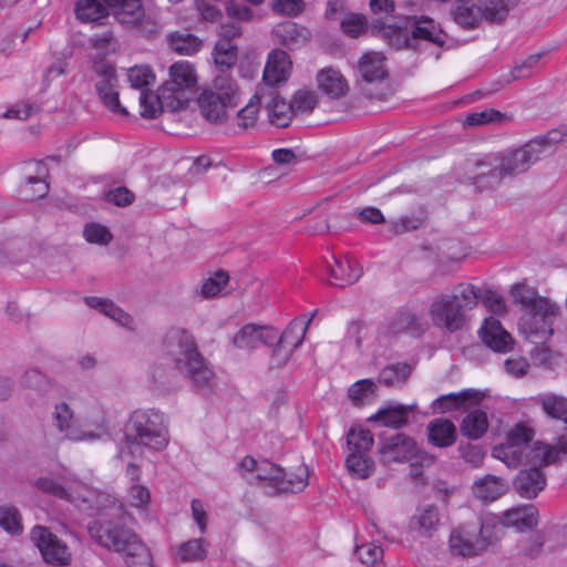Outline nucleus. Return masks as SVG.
I'll return each instance as SVG.
<instances>
[{
  "instance_id": "1",
  "label": "nucleus",
  "mask_w": 567,
  "mask_h": 567,
  "mask_svg": "<svg viewBox=\"0 0 567 567\" xmlns=\"http://www.w3.org/2000/svg\"><path fill=\"white\" fill-rule=\"evenodd\" d=\"M162 353L172 368L154 365L152 379L159 386L171 385L175 372L184 377L197 393L208 394L216 384V375L199 352L194 336L183 328L169 329L162 340Z\"/></svg>"
},
{
  "instance_id": "2",
  "label": "nucleus",
  "mask_w": 567,
  "mask_h": 567,
  "mask_svg": "<svg viewBox=\"0 0 567 567\" xmlns=\"http://www.w3.org/2000/svg\"><path fill=\"white\" fill-rule=\"evenodd\" d=\"M536 142L504 152L488 153L476 159L468 169V179L478 190L497 187L504 177L527 172L542 156Z\"/></svg>"
},
{
  "instance_id": "3",
  "label": "nucleus",
  "mask_w": 567,
  "mask_h": 567,
  "mask_svg": "<svg viewBox=\"0 0 567 567\" xmlns=\"http://www.w3.org/2000/svg\"><path fill=\"white\" fill-rule=\"evenodd\" d=\"M89 533L100 546L124 555L127 567H153L147 547L123 523L112 519L94 520L89 525Z\"/></svg>"
},
{
  "instance_id": "4",
  "label": "nucleus",
  "mask_w": 567,
  "mask_h": 567,
  "mask_svg": "<svg viewBox=\"0 0 567 567\" xmlns=\"http://www.w3.org/2000/svg\"><path fill=\"white\" fill-rule=\"evenodd\" d=\"M169 442L165 415L158 410H137L132 413L125 429L124 444L118 456H135L142 446L154 451L164 450Z\"/></svg>"
},
{
  "instance_id": "5",
  "label": "nucleus",
  "mask_w": 567,
  "mask_h": 567,
  "mask_svg": "<svg viewBox=\"0 0 567 567\" xmlns=\"http://www.w3.org/2000/svg\"><path fill=\"white\" fill-rule=\"evenodd\" d=\"M480 297L481 290L472 284H460L452 295L436 297L429 310L433 324L449 332L463 329L467 311L476 307Z\"/></svg>"
},
{
  "instance_id": "6",
  "label": "nucleus",
  "mask_w": 567,
  "mask_h": 567,
  "mask_svg": "<svg viewBox=\"0 0 567 567\" xmlns=\"http://www.w3.org/2000/svg\"><path fill=\"white\" fill-rule=\"evenodd\" d=\"M511 296L525 313L520 318V327L529 337L551 332L550 318L556 315L557 307L547 298L540 297L535 288L526 284H516L511 289Z\"/></svg>"
},
{
  "instance_id": "7",
  "label": "nucleus",
  "mask_w": 567,
  "mask_h": 567,
  "mask_svg": "<svg viewBox=\"0 0 567 567\" xmlns=\"http://www.w3.org/2000/svg\"><path fill=\"white\" fill-rule=\"evenodd\" d=\"M218 91H204L198 97L202 115L212 123H221L230 109L237 106L238 89L225 78L215 81Z\"/></svg>"
},
{
  "instance_id": "8",
  "label": "nucleus",
  "mask_w": 567,
  "mask_h": 567,
  "mask_svg": "<svg viewBox=\"0 0 567 567\" xmlns=\"http://www.w3.org/2000/svg\"><path fill=\"white\" fill-rule=\"evenodd\" d=\"M114 19L126 29H136L143 37H153L158 24L146 12L142 0H103Z\"/></svg>"
},
{
  "instance_id": "9",
  "label": "nucleus",
  "mask_w": 567,
  "mask_h": 567,
  "mask_svg": "<svg viewBox=\"0 0 567 567\" xmlns=\"http://www.w3.org/2000/svg\"><path fill=\"white\" fill-rule=\"evenodd\" d=\"M378 453L380 462L385 465L413 461L414 458H421L422 464L434 463V457L420 450L414 439L404 433L381 437Z\"/></svg>"
},
{
  "instance_id": "10",
  "label": "nucleus",
  "mask_w": 567,
  "mask_h": 567,
  "mask_svg": "<svg viewBox=\"0 0 567 567\" xmlns=\"http://www.w3.org/2000/svg\"><path fill=\"white\" fill-rule=\"evenodd\" d=\"M196 82V73L190 63L182 61L171 65L169 79L162 84V96L174 101L169 103L171 111L187 107V91L194 89Z\"/></svg>"
},
{
  "instance_id": "11",
  "label": "nucleus",
  "mask_w": 567,
  "mask_h": 567,
  "mask_svg": "<svg viewBox=\"0 0 567 567\" xmlns=\"http://www.w3.org/2000/svg\"><path fill=\"white\" fill-rule=\"evenodd\" d=\"M255 480L266 483L278 494L299 493L309 484V471L306 465L301 464L297 467L296 480L287 481L285 468L268 460H261Z\"/></svg>"
},
{
  "instance_id": "12",
  "label": "nucleus",
  "mask_w": 567,
  "mask_h": 567,
  "mask_svg": "<svg viewBox=\"0 0 567 567\" xmlns=\"http://www.w3.org/2000/svg\"><path fill=\"white\" fill-rule=\"evenodd\" d=\"M30 539L47 564L58 567L71 565L72 553L70 548L48 527L33 526L30 530Z\"/></svg>"
},
{
  "instance_id": "13",
  "label": "nucleus",
  "mask_w": 567,
  "mask_h": 567,
  "mask_svg": "<svg viewBox=\"0 0 567 567\" xmlns=\"http://www.w3.org/2000/svg\"><path fill=\"white\" fill-rule=\"evenodd\" d=\"M74 505L89 516L118 517L123 507L112 495L99 492L80 483L74 496Z\"/></svg>"
},
{
  "instance_id": "14",
  "label": "nucleus",
  "mask_w": 567,
  "mask_h": 567,
  "mask_svg": "<svg viewBox=\"0 0 567 567\" xmlns=\"http://www.w3.org/2000/svg\"><path fill=\"white\" fill-rule=\"evenodd\" d=\"M48 168L42 162H28L22 166V182L19 194L23 200L32 202L43 198L49 193L45 182Z\"/></svg>"
},
{
  "instance_id": "15",
  "label": "nucleus",
  "mask_w": 567,
  "mask_h": 567,
  "mask_svg": "<svg viewBox=\"0 0 567 567\" xmlns=\"http://www.w3.org/2000/svg\"><path fill=\"white\" fill-rule=\"evenodd\" d=\"M512 458L506 460L507 466L516 467L519 464L528 465L529 467L540 468L557 461V451L554 446L535 442L534 444H525L523 450H509Z\"/></svg>"
},
{
  "instance_id": "16",
  "label": "nucleus",
  "mask_w": 567,
  "mask_h": 567,
  "mask_svg": "<svg viewBox=\"0 0 567 567\" xmlns=\"http://www.w3.org/2000/svg\"><path fill=\"white\" fill-rule=\"evenodd\" d=\"M450 549L453 555L474 557L485 551V543L477 538L475 526L462 525L450 535Z\"/></svg>"
},
{
  "instance_id": "17",
  "label": "nucleus",
  "mask_w": 567,
  "mask_h": 567,
  "mask_svg": "<svg viewBox=\"0 0 567 567\" xmlns=\"http://www.w3.org/2000/svg\"><path fill=\"white\" fill-rule=\"evenodd\" d=\"M478 334L482 342L494 352L506 353L513 350L514 339L494 317L484 320Z\"/></svg>"
},
{
  "instance_id": "18",
  "label": "nucleus",
  "mask_w": 567,
  "mask_h": 567,
  "mask_svg": "<svg viewBox=\"0 0 567 567\" xmlns=\"http://www.w3.org/2000/svg\"><path fill=\"white\" fill-rule=\"evenodd\" d=\"M411 24L410 38L405 35V45L412 47V40H424L442 47L445 43L443 30L432 18L426 16L411 17L408 19Z\"/></svg>"
},
{
  "instance_id": "19",
  "label": "nucleus",
  "mask_w": 567,
  "mask_h": 567,
  "mask_svg": "<svg viewBox=\"0 0 567 567\" xmlns=\"http://www.w3.org/2000/svg\"><path fill=\"white\" fill-rule=\"evenodd\" d=\"M441 514L436 505L419 506L409 520V529L420 537L430 538L439 529Z\"/></svg>"
},
{
  "instance_id": "20",
  "label": "nucleus",
  "mask_w": 567,
  "mask_h": 567,
  "mask_svg": "<svg viewBox=\"0 0 567 567\" xmlns=\"http://www.w3.org/2000/svg\"><path fill=\"white\" fill-rule=\"evenodd\" d=\"M416 405H404L400 403H390L377 413L371 415L368 420L370 422L380 423L382 426L401 429L410 423V415L415 411Z\"/></svg>"
},
{
  "instance_id": "21",
  "label": "nucleus",
  "mask_w": 567,
  "mask_h": 567,
  "mask_svg": "<svg viewBox=\"0 0 567 567\" xmlns=\"http://www.w3.org/2000/svg\"><path fill=\"white\" fill-rule=\"evenodd\" d=\"M291 70V60L287 52L276 49L272 50L264 70V82L268 86H276L286 82Z\"/></svg>"
},
{
  "instance_id": "22",
  "label": "nucleus",
  "mask_w": 567,
  "mask_h": 567,
  "mask_svg": "<svg viewBox=\"0 0 567 567\" xmlns=\"http://www.w3.org/2000/svg\"><path fill=\"white\" fill-rule=\"evenodd\" d=\"M482 396L481 392L472 389L463 390L457 393H449L435 399L431 404V409L434 413L444 414L466 408L467 404H478Z\"/></svg>"
},
{
  "instance_id": "23",
  "label": "nucleus",
  "mask_w": 567,
  "mask_h": 567,
  "mask_svg": "<svg viewBox=\"0 0 567 567\" xmlns=\"http://www.w3.org/2000/svg\"><path fill=\"white\" fill-rule=\"evenodd\" d=\"M426 439L432 446L439 449L450 447L457 441L456 426L449 419H433L426 425Z\"/></svg>"
},
{
  "instance_id": "24",
  "label": "nucleus",
  "mask_w": 567,
  "mask_h": 567,
  "mask_svg": "<svg viewBox=\"0 0 567 567\" xmlns=\"http://www.w3.org/2000/svg\"><path fill=\"white\" fill-rule=\"evenodd\" d=\"M53 422L56 429L64 434V437L72 441H95L101 439L102 433L79 431L72 426V411L66 403H60L55 406Z\"/></svg>"
},
{
  "instance_id": "25",
  "label": "nucleus",
  "mask_w": 567,
  "mask_h": 567,
  "mask_svg": "<svg viewBox=\"0 0 567 567\" xmlns=\"http://www.w3.org/2000/svg\"><path fill=\"white\" fill-rule=\"evenodd\" d=\"M546 486V476L542 468L520 470L514 480L516 492L524 498H535Z\"/></svg>"
},
{
  "instance_id": "26",
  "label": "nucleus",
  "mask_w": 567,
  "mask_h": 567,
  "mask_svg": "<svg viewBox=\"0 0 567 567\" xmlns=\"http://www.w3.org/2000/svg\"><path fill=\"white\" fill-rule=\"evenodd\" d=\"M277 339V331L254 324H246L234 337L233 342L239 349H255L260 343L271 346Z\"/></svg>"
},
{
  "instance_id": "27",
  "label": "nucleus",
  "mask_w": 567,
  "mask_h": 567,
  "mask_svg": "<svg viewBox=\"0 0 567 567\" xmlns=\"http://www.w3.org/2000/svg\"><path fill=\"white\" fill-rule=\"evenodd\" d=\"M274 34L281 45L290 50L306 45L311 37V33L307 28L292 21H286L277 24L274 29Z\"/></svg>"
},
{
  "instance_id": "28",
  "label": "nucleus",
  "mask_w": 567,
  "mask_h": 567,
  "mask_svg": "<svg viewBox=\"0 0 567 567\" xmlns=\"http://www.w3.org/2000/svg\"><path fill=\"white\" fill-rule=\"evenodd\" d=\"M333 264H328L327 271L329 274V282L337 287L350 286L359 280L362 270L353 265L348 258L332 257Z\"/></svg>"
},
{
  "instance_id": "29",
  "label": "nucleus",
  "mask_w": 567,
  "mask_h": 567,
  "mask_svg": "<svg viewBox=\"0 0 567 567\" xmlns=\"http://www.w3.org/2000/svg\"><path fill=\"white\" fill-rule=\"evenodd\" d=\"M357 71L368 83L383 81L388 76L384 55L379 52L364 53L358 62Z\"/></svg>"
},
{
  "instance_id": "30",
  "label": "nucleus",
  "mask_w": 567,
  "mask_h": 567,
  "mask_svg": "<svg viewBox=\"0 0 567 567\" xmlns=\"http://www.w3.org/2000/svg\"><path fill=\"white\" fill-rule=\"evenodd\" d=\"M78 485H80V483L69 478H63L61 481L49 476L40 477L34 483V486L43 493L68 501L72 504L75 499L74 496L78 492Z\"/></svg>"
},
{
  "instance_id": "31",
  "label": "nucleus",
  "mask_w": 567,
  "mask_h": 567,
  "mask_svg": "<svg viewBox=\"0 0 567 567\" xmlns=\"http://www.w3.org/2000/svg\"><path fill=\"white\" fill-rule=\"evenodd\" d=\"M538 523V512L533 505H525L508 509L504 513L502 525L514 527L519 532L534 528Z\"/></svg>"
},
{
  "instance_id": "32",
  "label": "nucleus",
  "mask_w": 567,
  "mask_h": 567,
  "mask_svg": "<svg viewBox=\"0 0 567 567\" xmlns=\"http://www.w3.org/2000/svg\"><path fill=\"white\" fill-rule=\"evenodd\" d=\"M317 312L318 310L316 309L310 313L309 317L302 316L300 318L293 319L280 336L277 334L276 340L280 343V346H286L290 350L298 348L302 343L308 327Z\"/></svg>"
},
{
  "instance_id": "33",
  "label": "nucleus",
  "mask_w": 567,
  "mask_h": 567,
  "mask_svg": "<svg viewBox=\"0 0 567 567\" xmlns=\"http://www.w3.org/2000/svg\"><path fill=\"white\" fill-rule=\"evenodd\" d=\"M508 489L506 482L495 475H486L477 480L473 486L474 495L484 503H491L504 495Z\"/></svg>"
},
{
  "instance_id": "34",
  "label": "nucleus",
  "mask_w": 567,
  "mask_h": 567,
  "mask_svg": "<svg viewBox=\"0 0 567 567\" xmlns=\"http://www.w3.org/2000/svg\"><path fill=\"white\" fill-rule=\"evenodd\" d=\"M319 89L331 99H339L347 94L348 83L342 74L332 69H326L317 76Z\"/></svg>"
},
{
  "instance_id": "35",
  "label": "nucleus",
  "mask_w": 567,
  "mask_h": 567,
  "mask_svg": "<svg viewBox=\"0 0 567 567\" xmlns=\"http://www.w3.org/2000/svg\"><path fill=\"white\" fill-rule=\"evenodd\" d=\"M534 432L530 427L525 426L523 424H518L509 432L507 436V446L496 447L493 454L496 457L502 458L506 463V460L512 458V453L508 451L512 449L523 450V446H525V444H530Z\"/></svg>"
},
{
  "instance_id": "36",
  "label": "nucleus",
  "mask_w": 567,
  "mask_h": 567,
  "mask_svg": "<svg viewBox=\"0 0 567 567\" xmlns=\"http://www.w3.org/2000/svg\"><path fill=\"white\" fill-rule=\"evenodd\" d=\"M488 426L486 412L473 410L463 417L460 430L463 436L470 440H478L487 432Z\"/></svg>"
},
{
  "instance_id": "37",
  "label": "nucleus",
  "mask_w": 567,
  "mask_h": 567,
  "mask_svg": "<svg viewBox=\"0 0 567 567\" xmlns=\"http://www.w3.org/2000/svg\"><path fill=\"white\" fill-rule=\"evenodd\" d=\"M518 2L519 0H480V9L487 22L502 23Z\"/></svg>"
},
{
  "instance_id": "38",
  "label": "nucleus",
  "mask_w": 567,
  "mask_h": 567,
  "mask_svg": "<svg viewBox=\"0 0 567 567\" xmlns=\"http://www.w3.org/2000/svg\"><path fill=\"white\" fill-rule=\"evenodd\" d=\"M75 14L81 22L101 24V20L110 16L111 10L99 0H79L75 3Z\"/></svg>"
},
{
  "instance_id": "39",
  "label": "nucleus",
  "mask_w": 567,
  "mask_h": 567,
  "mask_svg": "<svg viewBox=\"0 0 567 567\" xmlns=\"http://www.w3.org/2000/svg\"><path fill=\"white\" fill-rule=\"evenodd\" d=\"M266 107L269 122L277 127H287L295 115L290 102L278 95H272Z\"/></svg>"
},
{
  "instance_id": "40",
  "label": "nucleus",
  "mask_w": 567,
  "mask_h": 567,
  "mask_svg": "<svg viewBox=\"0 0 567 567\" xmlns=\"http://www.w3.org/2000/svg\"><path fill=\"white\" fill-rule=\"evenodd\" d=\"M158 91V94H155L154 92H150L146 90L141 91V115L143 117L155 118L159 113H162L165 110V107L171 109L169 103L174 101L172 99H164L162 96V86L159 87Z\"/></svg>"
},
{
  "instance_id": "41",
  "label": "nucleus",
  "mask_w": 567,
  "mask_h": 567,
  "mask_svg": "<svg viewBox=\"0 0 567 567\" xmlns=\"http://www.w3.org/2000/svg\"><path fill=\"white\" fill-rule=\"evenodd\" d=\"M172 50L183 55H192L202 48V40L188 32H173L168 35Z\"/></svg>"
},
{
  "instance_id": "42",
  "label": "nucleus",
  "mask_w": 567,
  "mask_h": 567,
  "mask_svg": "<svg viewBox=\"0 0 567 567\" xmlns=\"http://www.w3.org/2000/svg\"><path fill=\"white\" fill-rule=\"evenodd\" d=\"M538 403L547 416L567 423V398L548 393L539 396Z\"/></svg>"
},
{
  "instance_id": "43",
  "label": "nucleus",
  "mask_w": 567,
  "mask_h": 567,
  "mask_svg": "<svg viewBox=\"0 0 567 567\" xmlns=\"http://www.w3.org/2000/svg\"><path fill=\"white\" fill-rule=\"evenodd\" d=\"M412 372V367L405 362L391 363L379 373V382L386 386L403 384Z\"/></svg>"
},
{
  "instance_id": "44",
  "label": "nucleus",
  "mask_w": 567,
  "mask_h": 567,
  "mask_svg": "<svg viewBox=\"0 0 567 567\" xmlns=\"http://www.w3.org/2000/svg\"><path fill=\"white\" fill-rule=\"evenodd\" d=\"M454 19L464 29L476 28L478 22L484 19L480 2L474 6L470 1L461 0L454 10Z\"/></svg>"
},
{
  "instance_id": "45",
  "label": "nucleus",
  "mask_w": 567,
  "mask_h": 567,
  "mask_svg": "<svg viewBox=\"0 0 567 567\" xmlns=\"http://www.w3.org/2000/svg\"><path fill=\"white\" fill-rule=\"evenodd\" d=\"M209 543L205 538H195L182 543L175 550L182 561H200L207 555Z\"/></svg>"
},
{
  "instance_id": "46",
  "label": "nucleus",
  "mask_w": 567,
  "mask_h": 567,
  "mask_svg": "<svg viewBox=\"0 0 567 567\" xmlns=\"http://www.w3.org/2000/svg\"><path fill=\"white\" fill-rule=\"evenodd\" d=\"M373 435L369 430L351 427L347 435L349 454H369L373 445Z\"/></svg>"
},
{
  "instance_id": "47",
  "label": "nucleus",
  "mask_w": 567,
  "mask_h": 567,
  "mask_svg": "<svg viewBox=\"0 0 567 567\" xmlns=\"http://www.w3.org/2000/svg\"><path fill=\"white\" fill-rule=\"evenodd\" d=\"M215 64L221 70L231 69L237 62L238 49L227 39L217 41L214 48Z\"/></svg>"
},
{
  "instance_id": "48",
  "label": "nucleus",
  "mask_w": 567,
  "mask_h": 567,
  "mask_svg": "<svg viewBox=\"0 0 567 567\" xmlns=\"http://www.w3.org/2000/svg\"><path fill=\"white\" fill-rule=\"evenodd\" d=\"M346 465L350 474L360 480L370 477L374 472V462L369 454H349Z\"/></svg>"
},
{
  "instance_id": "49",
  "label": "nucleus",
  "mask_w": 567,
  "mask_h": 567,
  "mask_svg": "<svg viewBox=\"0 0 567 567\" xmlns=\"http://www.w3.org/2000/svg\"><path fill=\"white\" fill-rule=\"evenodd\" d=\"M503 527L502 519L494 516H486L481 519L477 538L484 540L485 550L501 538Z\"/></svg>"
},
{
  "instance_id": "50",
  "label": "nucleus",
  "mask_w": 567,
  "mask_h": 567,
  "mask_svg": "<svg viewBox=\"0 0 567 567\" xmlns=\"http://www.w3.org/2000/svg\"><path fill=\"white\" fill-rule=\"evenodd\" d=\"M95 89L99 97L111 112L127 114L126 109L120 103L118 93L113 89L112 81H99Z\"/></svg>"
},
{
  "instance_id": "51",
  "label": "nucleus",
  "mask_w": 567,
  "mask_h": 567,
  "mask_svg": "<svg viewBox=\"0 0 567 567\" xmlns=\"http://www.w3.org/2000/svg\"><path fill=\"white\" fill-rule=\"evenodd\" d=\"M0 527L12 536L23 533L22 516L17 507H0Z\"/></svg>"
},
{
  "instance_id": "52",
  "label": "nucleus",
  "mask_w": 567,
  "mask_h": 567,
  "mask_svg": "<svg viewBox=\"0 0 567 567\" xmlns=\"http://www.w3.org/2000/svg\"><path fill=\"white\" fill-rule=\"evenodd\" d=\"M265 97V94L260 91L257 92L249 101L247 105H245L241 110L238 111V126L243 130H247L252 127L257 121V114L259 111V105Z\"/></svg>"
},
{
  "instance_id": "53",
  "label": "nucleus",
  "mask_w": 567,
  "mask_h": 567,
  "mask_svg": "<svg viewBox=\"0 0 567 567\" xmlns=\"http://www.w3.org/2000/svg\"><path fill=\"white\" fill-rule=\"evenodd\" d=\"M290 104L295 115L308 114L318 105V97L313 91L300 89L293 94Z\"/></svg>"
},
{
  "instance_id": "54",
  "label": "nucleus",
  "mask_w": 567,
  "mask_h": 567,
  "mask_svg": "<svg viewBox=\"0 0 567 567\" xmlns=\"http://www.w3.org/2000/svg\"><path fill=\"white\" fill-rule=\"evenodd\" d=\"M377 384L370 379H362L354 382L348 390L349 399L355 405H362L375 395Z\"/></svg>"
},
{
  "instance_id": "55",
  "label": "nucleus",
  "mask_w": 567,
  "mask_h": 567,
  "mask_svg": "<svg viewBox=\"0 0 567 567\" xmlns=\"http://www.w3.org/2000/svg\"><path fill=\"white\" fill-rule=\"evenodd\" d=\"M229 275L224 270H217L213 276L204 280L199 293L204 298L216 297L228 284Z\"/></svg>"
},
{
  "instance_id": "56",
  "label": "nucleus",
  "mask_w": 567,
  "mask_h": 567,
  "mask_svg": "<svg viewBox=\"0 0 567 567\" xmlns=\"http://www.w3.org/2000/svg\"><path fill=\"white\" fill-rule=\"evenodd\" d=\"M507 120L506 114L494 109H486L481 112H473L466 116L465 124L467 126H481L489 123H502Z\"/></svg>"
},
{
  "instance_id": "57",
  "label": "nucleus",
  "mask_w": 567,
  "mask_h": 567,
  "mask_svg": "<svg viewBox=\"0 0 567 567\" xmlns=\"http://www.w3.org/2000/svg\"><path fill=\"white\" fill-rule=\"evenodd\" d=\"M83 236L86 241L97 245H107L113 239L111 231L105 226L97 223L86 224Z\"/></svg>"
},
{
  "instance_id": "58",
  "label": "nucleus",
  "mask_w": 567,
  "mask_h": 567,
  "mask_svg": "<svg viewBox=\"0 0 567 567\" xmlns=\"http://www.w3.org/2000/svg\"><path fill=\"white\" fill-rule=\"evenodd\" d=\"M131 86L143 90L154 83L155 75L148 66H134L127 74Z\"/></svg>"
},
{
  "instance_id": "59",
  "label": "nucleus",
  "mask_w": 567,
  "mask_h": 567,
  "mask_svg": "<svg viewBox=\"0 0 567 567\" xmlns=\"http://www.w3.org/2000/svg\"><path fill=\"white\" fill-rule=\"evenodd\" d=\"M566 136L567 135L559 130H551L546 135L537 136L530 141L538 144L540 148L539 155L543 157L550 154L558 143L564 142Z\"/></svg>"
},
{
  "instance_id": "60",
  "label": "nucleus",
  "mask_w": 567,
  "mask_h": 567,
  "mask_svg": "<svg viewBox=\"0 0 567 567\" xmlns=\"http://www.w3.org/2000/svg\"><path fill=\"white\" fill-rule=\"evenodd\" d=\"M417 327V318L413 312L401 311L391 320L389 329L392 333H400L416 330Z\"/></svg>"
},
{
  "instance_id": "61",
  "label": "nucleus",
  "mask_w": 567,
  "mask_h": 567,
  "mask_svg": "<svg viewBox=\"0 0 567 567\" xmlns=\"http://www.w3.org/2000/svg\"><path fill=\"white\" fill-rule=\"evenodd\" d=\"M22 385L42 393L49 390L50 380L39 370L32 369L23 374Z\"/></svg>"
},
{
  "instance_id": "62",
  "label": "nucleus",
  "mask_w": 567,
  "mask_h": 567,
  "mask_svg": "<svg viewBox=\"0 0 567 567\" xmlns=\"http://www.w3.org/2000/svg\"><path fill=\"white\" fill-rule=\"evenodd\" d=\"M542 56L543 53L532 54L522 63H517L511 73V79H508L506 82L509 83L512 80H520L530 76L533 74V68L538 64Z\"/></svg>"
},
{
  "instance_id": "63",
  "label": "nucleus",
  "mask_w": 567,
  "mask_h": 567,
  "mask_svg": "<svg viewBox=\"0 0 567 567\" xmlns=\"http://www.w3.org/2000/svg\"><path fill=\"white\" fill-rule=\"evenodd\" d=\"M135 199L134 194L126 187L120 186L104 194V200L118 207L131 205Z\"/></svg>"
},
{
  "instance_id": "64",
  "label": "nucleus",
  "mask_w": 567,
  "mask_h": 567,
  "mask_svg": "<svg viewBox=\"0 0 567 567\" xmlns=\"http://www.w3.org/2000/svg\"><path fill=\"white\" fill-rule=\"evenodd\" d=\"M341 30L352 37H359L365 29L367 22L363 16L351 13L341 21Z\"/></svg>"
}]
</instances>
